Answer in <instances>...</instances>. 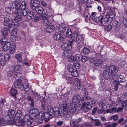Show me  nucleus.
I'll return each instance as SVG.
<instances>
[{
	"label": "nucleus",
	"mask_w": 127,
	"mask_h": 127,
	"mask_svg": "<svg viewBox=\"0 0 127 127\" xmlns=\"http://www.w3.org/2000/svg\"><path fill=\"white\" fill-rule=\"evenodd\" d=\"M63 123V122L62 121H59L57 122V125L58 126H61L62 125Z\"/></svg>",
	"instance_id": "57"
},
{
	"label": "nucleus",
	"mask_w": 127,
	"mask_h": 127,
	"mask_svg": "<svg viewBox=\"0 0 127 127\" xmlns=\"http://www.w3.org/2000/svg\"><path fill=\"white\" fill-rule=\"evenodd\" d=\"M90 52L89 49L87 48L84 47L81 51V52L84 54H86Z\"/></svg>",
	"instance_id": "33"
},
{
	"label": "nucleus",
	"mask_w": 127,
	"mask_h": 127,
	"mask_svg": "<svg viewBox=\"0 0 127 127\" xmlns=\"http://www.w3.org/2000/svg\"><path fill=\"white\" fill-rule=\"evenodd\" d=\"M75 56L77 60L80 61L82 55L81 54H77L75 55Z\"/></svg>",
	"instance_id": "47"
},
{
	"label": "nucleus",
	"mask_w": 127,
	"mask_h": 127,
	"mask_svg": "<svg viewBox=\"0 0 127 127\" xmlns=\"http://www.w3.org/2000/svg\"><path fill=\"white\" fill-rule=\"evenodd\" d=\"M119 70L118 67L113 65H110L109 67V72L111 75L113 74L114 73H117Z\"/></svg>",
	"instance_id": "10"
},
{
	"label": "nucleus",
	"mask_w": 127,
	"mask_h": 127,
	"mask_svg": "<svg viewBox=\"0 0 127 127\" xmlns=\"http://www.w3.org/2000/svg\"><path fill=\"white\" fill-rule=\"evenodd\" d=\"M38 110L34 108L32 109L30 111V113L31 114L32 117L34 118L35 119H39L37 117V116H39V115H37L38 113Z\"/></svg>",
	"instance_id": "16"
},
{
	"label": "nucleus",
	"mask_w": 127,
	"mask_h": 127,
	"mask_svg": "<svg viewBox=\"0 0 127 127\" xmlns=\"http://www.w3.org/2000/svg\"><path fill=\"white\" fill-rule=\"evenodd\" d=\"M11 4V7L12 8H15V16L17 17H20L22 10H23L22 12L23 15L26 16L28 14V10L27 8L26 7L27 3L25 1H23L21 3L16 4L15 2L12 1Z\"/></svg>",
	"instance_id": "2"
},
{
	"label": "nucleus",
	"mask_w": 127,
	"mask_h": 127,
	"mask_svg": "<svg viewBox=\"0 0 127 127\" xmlns=\"http://www.w3.org/2000/svg\"><path fill=\"white\" fill-rule=\"evenodd\" d=\"M17 61V64L15 67H13L14 70H17L18 71H19L20 72L22 69L21 65L23 64V63L22 62V60Z\"/></svg>",
	"instance_id": "14"
},
{
	"label": "nucleus",
	"mask_w": 127,
	"mask_h": 127,
	"mask_svg": "<svg viewBox=\"0 0 127 127\" xmlns=\"http://www.w3.org/2000/svg\"><path fill=\"white\" fill-rule=\"evenodd\" d=\"M46 110L47 112L44 113L41 112L39 114V116H37V117L39 119H36L35 120L37 123H41L43 120L47 121L49 119L55 116V115H57L58 113L57 111V110H55V112L54 111V108H52L50 106H48L46 107Z\"/></svg>",
	"instance_id": "1"
},
{
	"label": "nucleus",
	"mask_w": 127,
	"mask_h": 127,
	"mask_svg": "<svg viewBox=\"0 0 127 127\" xmlns=\"http://www.w3.org/2000/svg\"><path fill=\"white\" fill-rule=\"evenodd\" d=\"M69 108H68V107H66L65 108L64 107L63 109H61V110L59 111V108L58 107H55L54 108V112H55V110H57V111L58 113V114L57 115H55V116L57 117L59 115L60 116H66L65 117H67L68 118V119H69L70 118H71L70 114V113H73L70 112L71 108L70 107Z\"/></svg>",
	"instance_id": "4"
},
{
	"label": "nucleus",
	"mask_w": 127,
	"mask_h": 127,
	"mask_svg": "<svg viewBox=\"0 0 127 127\" xmlns=\"http://www.w3.org/2000/svg\"><path fill=\"white\" fill-rule=\"evenodd\" d=\"M103 76L106 79H108L109 78L110 76L109 73L106 70H104L103 72Z\"/></svg>",
	"instance_id": "25"
},
{
	"label": "nucleus",
	"mask_w": 127,
	"mask_h": 127,
	"mask_svg": "<svg viewBox=\"0 0 127 127\" xmlns=\"http://www.w3.org/2000/svg\"><path fill=\"white\" fill-rule=\"evenodd\" d=\"M71 52L70 49L67 50L64 52L63 55L66 57L68 56L71 54Z\"/></svg>",
	"instance_id": "34"
},
{
	"label": "nucleus",
	"mask_w": 127,
	"mask_h": 127,
	"mask_svg": "<svg viewBox=\"0 0 127 127\" xmlns=\"http://www.w3.org/2000/svg\"><path fill=\"white\" fill-rule=\"evenodd\" d=\"M24 119L25 122H26V124L29 127L31 125L33 124L34 123V121L36 122L35 120L36 119L32 117H30L29 115H25L24 117Z\"/></svg>",
	"instance_id": "6"
},
{
	"label": "nucleus",
	"mask_w": 127,
	"mask_h": 127,
	"mask_svg": "<svg viewBox=\"0 0 127 127\" xmlns=\"http://www.w3.org/2000/svg\"><path fill=\"white\" fill-rule=\"evenodd\" d=\"M118 24V23L117 21H114L113 22V25L114 26L116 27L117 25Z\"/></svg>",
	"instance_id": "63"
},
{
	"label": "nucleus",
	"mask_w": 127,
	"mask_h": 127,
	"mask_svg": "<svg viewBox=\"0 0 127 127\" xmlns=\"http://www.w3.org/2000/svg\"><path fill=\"white\" fill-rule=\"evenodd\" d=\"M88 60V58L85 56H83L82 57L81 60L83 62H85Z\"/></svg>",
	"instance_id": "46"
},
{
	"label": "nucleus",
	"mask_w": 127,
	"mask_h": 127,
	"mask_svg": "<svg viewBox=\"0 0 127 127\" xmlns=\"http://www.w3.org/2000/svg\"><path fill=\"white\" fill-rule=\"evenodd\" d=\"M6 12L8 13H10L11 12V9L9 8H6L5 9Z\"/></svg>",
	"instance_id": "61"
},
{
	"label": "nucleus",
	"mask_w": 127,
	"mask_h": 127,
	"mask_svg": "<svg viewBox=\"0 0 127 127\" xmlns=\"http://www.w3.org/2000/svg\"><path fill=\"white\" fill-rule=\"evenodd\" d=\"M102 63V61L101 59H97L94 63V64L96 66L101 65Z\"/></svg>",
	"instance_id": "22"
},
{
	"label": "nucleus",
	"mask_w": 127,
	"mask_h": 127,
	"mask_svg": "<svg viewBox=\"0 0 127 127\" xmlns=\"http://www.w3.org/2000/svg\"><path fill=\"white\" fill-rule=\"evenodd\" d=\"M68 60L69 62H74L76 61V59L74 56L71 55L68 58Z\"/></svg>",
	"instance_id": "35"
},
{
	"label": "nucleus",
	"mask_w": 127,
	"mask_h": 127,
	"mask_svg": "<svg viewBox=\"0 0 127 127\" xmlns=\"http://www.w3.org/2000/svg\"><path fill=\"white\" fill-rule=\"evenodd\" d=\"M119 82L117 80H114V84L115 85V89L117 91V90L118 87L119 85Z\"/></svg>",
	"instance_id": "39"
},
{
	"label": "nucleus",
	"mask_w": 127,
	"mask_h": 127,
	"mask_svg": "<svg viewBox=\"0 0 127 127\" xmlns=\"http://www.w3.org/2000/svg\"><path fill=\"white\" fill-rule=\"evenodd\" d=\"M78 34V33L76 32H74L71 34V38L72 40L70 41L71 44L74 41L76 37H77Z\"/></svg>",
	"instance_id": "21"
},
{
	"label": "nucleus",
	"mask_w": 127,
	"mask_h": 127,
	"mask_svg": "<svg viewBox=\"0 0 127 127\" xmlns=\"http://www.w3.org/2000/svg\"><path fill=\"white\" fill-rule=\"evenodd\" d=\"M54 30V27L52 25L49 26L46 29V31L48 32H52Z\"/></svg>",
	"instance_id": "24"
},
{
	"label": "nucleus",
	"mask_w": 127,
	"mask_h": 127,
	"mask_svg": "<svg viewBox=\"0 0 127 127\" xmlns=\"http://www.w3.org/2000/svg\"><path fill=\"white\" fill-rule=\"evenodd\" d=\"M41 3L42 5L45 7H46L47 6V3L44 1H41Z\"/></svg>",
	"instance_id": "60"
},
{
	"label": "nucleus",
	"mask_w": 127,
	"mask_h": 127,
	"mask_svg": "<svg viewBox=\"0 0 127 127\" xmlns=\"http://www.w3.org/2000/svg\"><path fill=\"white\" fill-rule=\"evenodd\" d=\"M22 115V112L20 110H18L16 113L15 115V116L18 118H19L21 117Z\"/></svg>",
	"instance_id": "44"
},
{
	"label": "nucleus",
	"mask_w": 127,
	"mask_h": 127,
	"mask_svg": "<svg viewBox=\"0 0 127 127\" xmlns=\"http://www.w3.org/2000/svg\"><path fill=\"white\" fill-rule=\"evenodd\" d=\"M43 9V8L42 7L38 6L35 9L37 13L42 14V11Z\"/></svg>",
	"instance_id": "28"
},
{
	"label": "nucleus",
	"mask_w": 127,
	"mask_h": 127,
	"mask_svg": "<svg viewBox=\"0 0 127 127\" xmlns=\"http://www.w3.org/2000/svg\"><path fill=\"white\" fill-rule=\"evenodd\" d=\"M123 107H119L116 110V112H120L121 111H122L123 110Z\"/></svg>",
	"instance_id": "62"
},
{
	"label": "nucleus",
	"mask_w": 127,
	"mask_h": 127,
	"mask_svg": "<svg viewBox=\"0 0 127 127\" xmlns=\"http://www.w3.org/2000/svg\"><path fill=\"white\" fill-rule=\"evenodd\" d=\"M11 35H14V37H16L17 36V33L16 31H13Z\"/></svg>",
	"instance_id": "59"
},
{
	"label": "nucleus",
	"mask_w": 127,
	"mask_h": 127,
	"mask_svg": "<svg viewBox=\"0 0 127 127\" xmlns=\"http://www.w3.org/2000/svg\"><path fill=\"white\" fill-rule=\"evenodd\" d=\"M40 19L43 20L42 23L44 26H47L51 24V22L47 19V17L41 15L39 16Z\"/></svg>",
	"instance_id": "12"
},
{
	"label": "nucleus",
	"mask_w": 127,
	"mask_h": 127,
	"mask_svg": "<svg viewBox=\"0 0 127 127\" xmlns=\"http://www.w3.org/2000/svg\"><path fill=\"white\" fill-rule=\"evenodd\" d=\"M61 36L58 33H56L53 35L54 38L57 40L60 39L61 38Z\"/></svg>",
	"instance_id": "32"
},
{
	"label": "nucleus",
	"mask_w": 127,
	"mask_h": 127,
	"mask_svg": "<svg viewBox=\"0 0 127 127\" xmlns=\"http://www.w3.org/2000/svg\"><path fill=\"white\" fill-rule=\"evenodd\" d=\"M106 15L112 20V19L114 17V15L113 14L111 11H110Z\"/></svg>",
	"instance_id": "30"
},
{
	"label": "nucleus",
	"mask_w": 127,
	"mask_h": 127,
	"mask_svg": "<svg viewBox=\"0 0 127 127\" xmlns=\"http://www.w3.org/2000/svg\"><path fill=\"white\" fill-rule=\"evenodd\" d=\"M14 110H9L8 112V115L10 117H12L14 114Z\"/></svg>",
	"instance_id": "36"
},
{
	"label": "nucleus",
	"mask_w": 127,
	"mask_h": 127,
	"mask_svg": "<svg viewBox=\"0 0 127 127\" xmlns=\"http://www.w3.org/2000/svg\"><path fill=\"white\" fill-rule=\"evenodd\" d=\"M7 39L5 37L1 38L0 40V48L1 47L4 51H6L8 50L10 47V44L7 42Z\"/></svg>",
	"instance_id": "5"
},
{
	"label": "nucleus",
	"mask_w": 127,
	"mask_h": 127,
	"mask_svg": "<svg viewBox=\"0 0 127 127\" xmlns=\"http://www.w3.org/2000/svg\"><path fill=\"white\" fill-rule=\"evenodd\" d=\"M12 69H10V70L7 72V76L9 77L13 76L14 78H16L17 76H18V75L20 74L21 72H17L18 71L16 70H14L13 67H12Z\"/></svg>",
	"instance_id": "7"
},
{
	"label": "nucleus",
	"mask_w": 127,
	"mask_h": 127,
	"mask_svg": "<svg viewBox=\"0 0 127 127\" xmlns=\"http://www.w3.org/2000/svg\"><path fill=\"white\" fill-rule=\"evenodd\" d=\"M123 22L125 26H127V17L124 18L123 19Z\"/></svg>",
	"instance_id": "55"
},
{
	"label": "nucleus",
	"mask_w": 127,
	"mask_h": 127,
	"mask_svg": "<svg viewBox=\"0 0 127 127\" xmlns=\"http://www.w3.org/2000/svg\"><path fill=\"white\" fill-rule=\"evenodd\" d=\"M66 28V25L64 23H62L59 26V31L61 34H63L65 32Z\"/></svg>",
	"instance_id": "17"
},
{
	"label": "nucleus",
	"mask_w": 127,
	"mask_h": 127,
	"mask_svg": "<svg viewBox=\"0 0 127 127\" xmlns=\"http://www.w3.org/2000/svg\"><path fill=\"white\" fill-rule=\"evenodd\" d=\"M15 57L17 60L21 61L22 59L21 55L19 53L15 55Z\"/></svg>",
	"instance_id": "38"
},
{
	"label": "nucleus",
	"mask_w": 127,
	"mask_h": 127,
	"mask_svg": "<svg viewBox=\"0 0 127 127\" xmlns=\"http://www.w3.org/2000/svg\"><path fill=\"white\" fill-rule=\"evenodd\" d=\"M71 44L70 42V43L68 44L67 43H65L63 44V46L67 50L70 49L72 48Z\"/></svg>",
	"instance_id": "27"
},
{
	"label": "nucleus",
	"mask_w": 127,
	"mask_h": 127,
	"mask_svg": "<svg viewBox=\"0 0 127 127\" xmlns=\"http://www.w3.org/2000/svg\"><path fill=\"white\" fill-rule=\"evenodd\" d=\"M9 93L10 95L15 96L17 93V91L14 88H11L10 90Z\"/></svg>",
	"instance_id": "23"
},
{
	"label": "nucleus",
	"mask_w": 127,
	"mask_h": 127,
	"mask_svg": "<svg viewBox=\"0 0 127 127\" xmlns=\"http://www.w3.org/2000/svg\"><path fill=\"white\" fill-rule=\"evenodd\" d=\"M8 30L6 27L3 28L1 30V34L4 36H6L8 34Z\"/></svg>",
	"instance_id": "20"
},
{
	"label": "nucleus",
	"mask_w": 127,
	"mask_h": 127,
	"mask_svg": "<svg viewBox=\"0 0 127 127\" xmlns=\"http://www.w3.org/2000/svg\"><path fill=\"white\" fill-rule=\"evenodd\" d=\"M27 18L29 19H32L33 17V14L32 13L30 12H28V14L27 15Z\"/></svg>",
	"instance_id": "43"
},
{
	"label": "nucleus",
	"mask_w": 127,
	"mask_h": 127,
	"mask_svg": "<svg viewBox=\"0 0 127 127\" xmlns=\"http://www.w3.org/2000/svg\"><path fill=\"white\" fill-rule=\"evenodd\" d=\"M116 108L115 107H112L110 109H109L106 111L107 113H113L114 112H116Z\"/></svg>",
	"instance_id": "42"
},
{
	"label": "nucleus",
	"mask_w": 127,
	"mask_h": 127,
	"mask_svg": "<svg viewBox=\"0 0 127 127\" xmlns=\"http://www.w3.org/2000/svg\"><path fill=\"white\" fill-rule=\"evenodd\" d=\"M25 120L24 119H22L21 120H19L18 122V124L19 126H24L25 124Z\"/></svg>",
	"instance_id": "40"
},
{
	"label": "nucleus",
	"mask_w": 127,
	"mask_h": 127,
	"mask_svg": "<svg viewBox=\"0 0 127 127\" xmlns=\"http://www.w3.org/2000/svg\"><path fill=\"white\" fill-rule=\"evenodd\" d=\"M82 85L81 84L79 83L77 85V87L78 89H82Z\"/></svg>",
	"instance_id": "64"
},
{
	"label": "nucleus",
	"mask_w": 127,
	"mask_h": 127,
	"mask_svg": "<svg viewBox=\"0 0 127 127\" xmlns=\"http://www.w3.org/2000/svg\"><path fill=\"white\" fill-rule=\"evenodd\" d=\"M121 104H122V106L123 107L126 106V105L127 106V101L125 100Z\"/></svg>",
	"instance_id": "58"
},
{
	"label": "nucleus",
	"mask_w": 127,
	"mask_h": 127,
	"mask_svg": "<svg viewBox=\"0 0 127 127\" xmlns=\"http://www.w3.org/2000/svg\"><path fill=\"white\" fill-rule=\"evenodd\" d=\"M39 1L36 0H31V1L30 7L33 10H34L40 5Z\"/></svg>",
	"instance_id": "11"
},
{
	"label": "nucleus",
	"mask_w": 127,
	"mask_h": 127,
	"mask_svg": "<svg viewBox=\"0 0 127 127\" xmlns=\"http://www.w3.org/2000/svg\"><path fill=\"white\" fill-rule=\"evenodd\" d=\"M81 97L78 94L75 95L73 97L72 101L73 103L70 104V112L72 113H75L77 112V105L76 104H78L80 102Z\"/></svg>",
	"instance_id": "3"
},
{
	"label": "nucleus",
	"mask_w": 127,
	"mask_h": 127,
	"mask_svg": "<svg viewBox=\"0 0 127 127\" xmlns=\"http://www.w3.org/2000/svg\"><path fill=\"white\" fill-rule=\"evenodd\" d=\"M73 66L76 69H78L80 67L79 63L77 62L73 64Z\"/></svg>",
	"instance_id": "49"
},
{
	"label": "nucleus",
	"mask_w": 127,
	"mask_h": 127,
	"mask_svg": "<svg viewBox=\"0 0 127 127\" xmlns=\"http://www.w3.org/2000/svg\"><path fill=\"white\" fill-rule=\"evenodd\" d=\"M27 99L28 101L30 102L31 105L33 106V98L30 96H28L27 97Z\"/></svg>",
	"instance_id": "29"
},
{
	"label": "nucleus",
	"mask_w": 127,
	"mask_h": 127,
	"mask_svg": "<svg viewBox=\"0 0 127 127\" xmlns=\"http://www.w3.org/2000/svg\"><path fill=\"white\" fill-rule=\"evenodd\" d=\"M11 15H10L9 16L8 15H6L4 17V25L9 27L11 22V20H12V18L11 17Z\"/></svg>",
	"instance_id": "9"
},
{
	"label": "nucleus",
	"mask_w": 127,
	"mask_h": 127,
	"mask_svg": "<svg viewBox=\"0 0 127 127\" xmlns=\"http://www.w3.org/2000/svg\"><path fill=\"white\" fill-rule=\"evenodd\" d=\"M112 28V26L111 25H109L105 27V29L106 31H110L111 30Z\"/></svg>",
	"instance_id": "48"
},
{
	"label": "nucleus",
	"mask_w": 127,
	"mask_h": 127,
	"mask_svg": "<svg viewBox=\"0 0 127 127\" xmlns=\"http://www.w3.org/2000/svg\"><path fill=\"white\" fill-rule=\"evenodd\" d=\"M84 110L86 112H88L91 108V105L89 102L87 103H84L82 106Z\"/></svg>",
	"instance_id": "15"
},
{
	"label": "nucleus",
	"mask_w": 127,
	"mask_h": 127,
	"mask_svg": "<svg viewBox=\"0 0 127 127\" xmlns=\"http://www.w3.org/2000/svg\"><path fill=\"white\" fill-rule=\"evenodd\" d=\"M71 34V32L70 30L69 29L67 30L66 32V36L67 37L70 36Z\"/></svg>",
	"instance_id": "53"
},
{
	"label": "nucleus",
	"mask_w": 127,
	"mask_h": 127,
	"mask_svg": "<svg viewBox=\"0 0 127 127\" xmlns=\"http://www.w3.org/2000/svg\"><path fill=\"white\" fill-rule=\"evenodd\" d=\"M19 22L18 21H17L14 24H12V22H11L9 27L10 28H11L13 27V26L16 27L18 26Z\"/></svg>",
	"instance_id": "41"
},
{
	"label": "nucleus",
	"mask_w": 127,
	"mask_h": 127,
	"mask_svg": "<svg viewBox=\"0 0 127 127\" xmlns=\"http://www.w3.org/2000/svg\"><path fill=\"white\" fill-rule=\"evenodd\" d=\"M82 120V119L81 118H80L75 120L74 121H71L70 123L71 125L74 127H78L79 126V125L77 124L80 122Z\"/></svg>",
	"instance_id": "18"
},
{
	"label": "nucleus",
	"mask_w": 127,
	"mask_h": 127,
	"mask_svg": "<svg viewBox=\"0 0 127 127\" xmlns=\"http://www.w3.org/2000/svg\"><path fill=\"white\" fill-rule=\"evenodd\" d=\"M95 122L94 123L95 125L96 126H99L101 124L100 122L99 121H96V120H94Z\"/></svg>",
	"instance_id": "56"
},
{
	"label": "nucleus",
	"mask_w": 127,
	"mask_h": 127,
	"mask_svg": "<svg viewBox=\"0 0 127 127\" xmlns=\"http://www.w3.org/2000/svg\"><path fill=\"white\" fill-rule=\"evenodd\" d=\"M4 60L5 61H8L9 60L10 57L9 55L6 54L4 55Z\"/></svg>",
	"instance_id": "52"
},
{
	"label": "nucleus",
	"mask_w": 127,
	"mask_h": 127,
	"mask_svg": "<svg viewBox=\"0 0 127 127\" xmlns=\"http://www.w3.org/2000/svg\"><path fill=\"white\" fill-rule=\"evenodd\" d=\"M11 46L9 51V53L10 54H13L15 51L16 46L15 44H13Z\"/></svg>",
	"instance_id": "26"
},
{
	"label": "nucleus",
	"mask_w": 127,
	"mask_h": 127,
	"mask_svg": "<svg viewBox=\"0 0 127 127\" xmlns=\"http://www.w3.org/2000/svg\"><path fill=\"white\" fill-rule=\"evenodd\" d=\"M119 118L118 116L116 115H115L111 116V119L114 121H115L118 120Z\"/></svg>",
	"instance_id": "45"
},
{
	"label": "nucleus",
	"mask_w": 127,
	"mask_h": 127,
	"mask_svg": "<svg viewBox=\"0 0 127 127\" xmlns=\"http://www.w3.org/2000/svg\"><path fill=\"white\" fill-rule=\"evenodd\" d=\"M14 85L15 88H19L22 91L24 90L23 85L21 83L14 82Z\"/></svg>",
	"instance_id": "19"
},
{
	"label": "nucleus",
	"mask_w": 127,
	"mask_h": 127,
	"mask_svg": "<svg viewBox=\"0 0 127 127\" xmlns=\"http://www.w3.org/2000/svg\"><path fill=\"white\" fill-rule=\"evenodd\" d=\"M73 65L71 64H69L68 66V69L69 72H71V75L74 77L78 76L79 75V73L77 70L73 69Z\"/></svg>",
	"instance_id": "8"
},
{
	"label": "nucleus",
	"mask_w": 127,
	"mask_h": 127,
	"mask_svg": "<svg viewBox=\"0 0 127 127\" xmlns=\"http://www.w3.org/2000/svg\"><path fill=\"white\" fill-rule=\"evenodd\" d=\"M103 17L102 16H100L99 17H96L95 18H92L93 20L96 22L98 23L100 22L99 25L101 26H103L104 25V23H103L102 20Z\"/></svg>",
	"instance_id": "13"
},
{
	"label": "nucleus",
	"mask_w": 127,
	"mask_h": 127,
	"mask_svg": "<svg viewBox=\"0 0 127 127\" xmlns=\"http://www.w3.org/2000/svg\"><path fill=\"white\" fill-rule=\"evenodd\" d=\"M42 14L43 15H42L44 16L45 15V16H46L47 15L48 13L46 10L43 9L42 11Z\"/></svg>",
	"instance_id": "54"
},
{
	"label": "nucleus",
	"mask_w": 127,
	"mask_h": 127,
	"mask_svg": "<svg viewBox=\"0 0 127 127\" xmlns=\"http://www.w3.org/2000/svg\"><path fill=\"white\" fill-rule=\"evenodd\" d=\"M112 21V20L110 19L109 17L106 15L105 17H104L103 22V23H104V24L106 23H107L108 22H111Z\"/></svg>",
	"instance_id": "31"
},
{
	"label": "nucleus",
	"mask_w": 127,
	"mask_h": 127,
	"mask_svg": "<svg viewBox=\"0 0 127 127\" xmlns=\"http://www.w3.org/2000/svg\"><path fill=\"white\" fill-rule=\"evenodd\" d=\"M24 90H25L26 92H28L29 90V88L27 84H24L23 86Z\"/></svg>",
	"instance_id": "50"
},
{
	"label": "nucleus",
	"mask_w": 127,
	"mask_h": 127,
	"mask_svg": "<svg viewBox=\"0 0 127 127\" xmlns=\"http://www.w3.org/2000/svg\"><path fill=\"white\" fill-rule=\"evenodd\" d=\"M76 37V41L77 43H79L83 39L82 36L80 35H78Z\"/></svg>",
	"instance_id": "37"
},
{
	"label": "nucleus",
	"mask_w": 127,
	"mask_h": 127,
	"mask_svg": "<svg viewBox=\"0 0 127 127\" xmlns=\"http://www.w3.org/2000/svg\"><path fill=\"white\" fill-rule=\"evenodd\" d=\"M111 76L112 79L114 80H115L117 79L118 77V75L117 74H113L112 75H111Z\"/></svg>",
	"instance_id": "51"
}]
</instances>
